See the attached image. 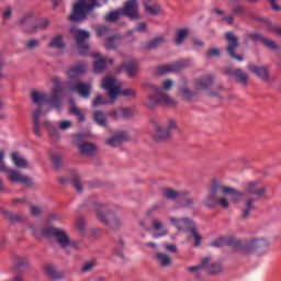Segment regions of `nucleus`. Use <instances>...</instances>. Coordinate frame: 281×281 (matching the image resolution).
I'll use <instances>...</instances> for the list:
<instances>
[{"instance_id": "f257e3e1", "label": "nucleus", "mask_w": 281, "mask_h": 281, "mask_svg": "<svg viewBox=\"0 0 281 281\" xmlns=\"http://www.w3.org/2000/svg\"><path fill=\"white\" fill-rule=\"evenodd\" d=\"M223 194L224 198H231L233 203H238L244 201V209L241 211V218H249L254 210H256V202L260 201V199H265L267 194V188L260 187L258 182H250L246 186L245 192H240L232 187L223 186Z\"/></svg>"}, {"instance_id": "f03ea898", "label": "nucleus", "mask_w": 281, "mask_h": 281, "mask_svg": "<svg viewBox=\"0 0 281 281\" xmlns=\"http://www.w3.org/2000/svg\"><path fill=\"white\" fill-rule=\"evenodd\" d=\"M173 85L175 82L170 79L162 82V88L150 82L145 83V89L149 91L145 106H148V109H155L156 106H177V101L164 92L170 91Z\"/></svg>"}, {"instance_id": "7ed1b4c3", "label": "nucleus", "mask_w": 281, "mask_h": 281, "mask_svg": "<svg viewBox=\"0 0 281 281\" xmlns=\"http://www.w3.org/2000/svg\"><path fill=\"white\" fill-rule=\"evenodd\" d=\"M53 85L50 95L41 93L38 91H33L31 93L34 104H49V106L53 109H59L63 106V100L60 99V93H63V85L60 83V78H53Z\"/></svg>"}, {"instance_id": "20e7f679", "label": "nucleus", "mask_w": 281, "mask_h": 281, "mask_svg": "<svg viewBox=\"0 0 281 281\" xmlns=\"http://www.w3.org/2000/svg\"><path fill=\"white\" fill-rule=\"evenodd\" d=\"M91 207L95 210L97 218L111 229H120V227L124 226V218L111 210L109 205L92 202Z\"/></svg>"}, {"instance_id": "39448f33", "label": "nucleus", "mask_w": 281, "mask_h": 281, "mask_svg": "<svg viewBox=\"0 0 281 281\" xmlns=\"http://www.w3.org/2000/svg\"><path fill=\"white\" fill-rule=\"evenodd\" d=\"M271 241L267 238H251V239H239V254L249 255V254H267L269 251V247Z\"/></svg>"}, {"instance_id": "423d86ee", "label": "nucleus", "mask_w": 281, "mask_h": 281, "mask_svg": "<svg viewBox=\"0 0 281 281\" xmlns=\"http://www.w3.org/2000/svg\"><path fill=\"white\" fill-rule=\"evenodd\" d=\"M221 194H223V184H220L218 181L214 180L211 183L209 196L204 199L203 204L206 207H214L220 205V207H223V210H228L229 200L224 196L221 198Z\"/></svg>"}, {"instance_id": "0eeeda50", "label": "nucleus", "mask_w": 281, "mask_h": 281, "mask_svg": "<svg viewBox=\"0 0 281 281\" xmlns=\"http://www.w3.org/2000/svg\"><path fill=\"white\" fill-rule=\"evenodd\" d=\"M3 157H5V153L0 150V172H5L7 179L11 183H20L21 186H24V188H32V186H34L32 178L22 175L21 171L16 169L8 168L3 162Z\"/></svg>"}, {"instance_id": "6e6552de", "label": "nucleus", "mask_w": 281, "mask_h": 281, "mask_svg": "<svg viewBox=\"0 0 281 281\" xmlns=\"http://www.w3.org/2000/svg\"><path fill=\"white\" fill-rule=\"evenodd\" d=\"M95 8H100V2L98 0H78L72 8V13L69 15L70 21L80 22L87 20V14L93 12Z\"/></svg>"}, {"instance_id": "1a4fd4ad", "label": "nucleus", "mask_w": 281, "mask_h": 281, "mask_svg": "<svg viewBox=\"0 0 281 281\" xmlns=\"http://www.w3.org/2000/svg\"><path fill=\"white\" fill-rule=\"evenodd\" d=\"M42 236H44L45 238H54V240L59 245L61 249H67V247H71V239H69V235H67V233H65V231L60 228L47 226L43 228Z\"/></svg>"}, {"instance_id": "9d476101", "label": "nucleus", "mask_w": 281, "mask_h": 281, "mask_svg": "<svg viewBox=\"0 0 281 281\" xmlns=\"http://www.w3.org/2000/svg\"><path fill=\"white\" fill-rule=\"evenodd\" d=\"M19 23L22 25L24 32L34 34L38 30H47L52 22L48 19H42L34 23L32 22V13H26L20 19Z\"/></svg>"}, {"instance_id": "9b49d317", "label": "nucleus", "mask_w": 281, "mask_h": 281, "mask_svg": "<svg viewBox=\"0 0 281 281\" xmlns=\"http://www.w3.org/2000/svg\"><path fill=\"white\" fill-rule=\"evenodd\" d=\"M70 34L77 43V49L80 56H87V54H89V44H87V41H89L91 36L89 31L71 27Z\"/></svg>"}, {"instance_id": "f8f14e48", "label": "nucleus", "mask_w": 281, "mask_h": 281, "mask_svg": "<svg viewBox=\"0 0 281 281\" xmlns=\"http://www.w3.org/2000/svg\"><path fill=\"white\" fill-rule=\"evenodd\" d=\"M225 38L228 43L226 47L228 56L234 60H238V63H243V56L236 54V49H238V37L233 32H227Z\"/></svg>"}, {"instance_id": "ddd939ff", "label": "nucleus", "mask_w": 281, "mask_h": 281, "mask_svg": "<svg viewBox=\"0 0 281 281\" xmlns=\"http://www.w3.org/2000/svg\"><path fill=\"white\" fill-rule=\"evenodd\" d=\"M189 65H190V60H188V59H181V60L175 61L170 65H161L158 67V74H159V76H166V74L181 71V69H183V67H188Z\"/></svg>"}, {"instance_id": "4468645a", "label": "nucleus", "mask_w": 281, "mask_h": 281, "mask_svg": "<svg viewBox=\"0 0 281 281\" xmlns=\"http://www.w3.org/2000/svg\"><path fill=\"white\" fill-rule=\"evenodd\" d=\"M85 139L82 134L75 135V144L79 147V153L81 155H86L87 157H91V155H95L97 147L93 143H81Z\"/></svg>"}, {"instance_id": "2eb2a0df", "label": "nucleus", "mask_w": 281, "mask_h": 281, "mask_svg": "<svg viewBox=\"0 0 281 281\" xmlns=\"http://www.w3.org/2000/svg\"><path fill=\"white\" fill-rule=\"evenodd\" d=\"M151 124L154 125V140L158 143L168 142L170 132H168L164 125H161V122H159L157 119H154Z\"/></svg>"}, {"instance_id": "dca6fc26", "label": "nucleus", "mask_w": 281, "mask_h": 281, "mask_svg": "<svg viewBox=\"0 0 281 281\" xmlns=\"http://www.w3.org/2000/svg\"><path fill=\"white\" fill-rule=\"evenodd\" d=\"M170 223L176 226L178 232H190L193 229L196 225L194 224V221L183 217V218H177V217H170Z\"/></svg>"}, {"instance_id": "f3484780", "label": "nucleus", "mask_w": 281, "mask_h": 281, "mask_svg": "<svg viewBox=\"0 0 281 281\" xmlns=\"http://www.w3.org/2000/svg\"><path fill=\"white\" fill-rule=\"evenodd\" d=\"M102 89L108 91V95L111 100H116L120 95V88L115 85V78H104L102 81Z\"/></svg>"}, {"instance_id": "a211bd4d", "label": "nucleus", "mask_w": 281, "mask_h": 281, "mask_svg": "<svg viewBox=\"0 0 281 281\" xmlns=\"http://www.w3.org/2000/svg\"><path fill=\"white\" fill-rule=\"evenodd\" d=\"M232 247L234 251L239 249V239L235 237H221L211 243V247Z\"/></svg>"}, {"instance_id": "6ab92c4d", "label": "nucleus", "mask_w": 281, "mask_h": 281, "mask_svg": "<svg viewBox=\"0 0 281 281\" xmlns=\"http://www.w3.org/2000/svg\"><path fill=\"white\" fill-rule=\"evenodd\" d=\"M137 10H139L137 0H128L125 2L123 9H121V12L124 16H128L130 19H139Z\"/></svg>"}, {"instance_id": "aec40b11", "label": "nucleus", "mask_w": 281, "mask_h": 281, "mask_svg": "<svg viewBox=\"0 0 281 281\" xmlns=\"http://www.w3.org/2000/svg\"><path fill=\"white\" fill-rule=\"evenodd\" d=\"M60 183H67L70 181L72 183V187L75 188L76 192H82L85 190V184L82 182V178H80V175L78 172L74 171L70 173V177H63L59 179Z\"/></svg>"}, {"instance_id": "412c9836", "label": "nucleus", "mask_w": 281, "mask_h": 281, "mask_svg": "<svg viewBox=\"0 0 281 281\" xmlns=\"http://www.w3.org/2000/svg\"><path fill=\"white\" fill-rule=\"evenodd\" d=\"M128 139H131L128 132L121 131L114 133V135L111 138L105 140V144L108 146H111L112 148H115V146H120V144L128 142Z\"/></svg>"}, {"instance_id": "4be33fe9", "label": "nucleus", "mask_w": 281, "mask_h": 281, "mask_svg": "<svg viewBox=\"0 0 281 281\" xmlns=\"http://www.w3.org/2000/svg\"><path fill=\"white\" fill-rule=\"evenodd\" d=\"M247 69L255 74L257 78L263 80V82H269L271 76L269 75V68L267 66H256V65H248Z\"/></svg>"}, {"instance_id": "5701e85b", "label": "nucleus", "mask_w": 281, "mask_h": 281, "mask_svg": "<svg viewBox=\"0 0 281 281\" xmlns=\"http://www.w3.org/2000/svg\"><path fill=\"white\" fill-rule=\"evenodd\" d=\"M162 196L168 201H177V199L181 200L184 196H190V191H177L171 188H165L162 190Z\"/></svg>"}, {"instance_id": "b1692460", "label": "nucleus", "mask_w": 281, "mask_h": 281, "mask_svg": "<svg viewBox=\"0 0 281 281\" xmlns=\"http://www.w3.org/2000/svg\"><path fill=\"white\" fill-rule=\"evenodd\" d=\"M69 89L70 91H76L81 98L85 99L90 98L91 95V86L82 81L70 85Z\"/></svg>"}, {"instance_id": "393cba45", "label": "nucleus", "mask_w": 281, "mask_h": 281, "mask_svg": "<svg viewBox=\"0 0 281 281\" xmlns=\"http://www.w3.org/2000/svg\"><path fill=\"white\" fill-rule=\"evenodd\" d=\"M212 85H214V77H212V75H205L195 80L194 89L205 91V89H210Z\"/></svg>"}, {"instance_id": "a878e982", "label": "nucleus", "mask_w": 281, "mask_h": 281, "mask_svg": "<svg viewBox=\"0 0 281 281\" xmlns=\"http://www.w3.org/2000/svg\"><path fill=\"white\" fill-rule=\"evenodd\" d=\"M109 115L113 117V120H128L130 117H133V109L117 108L116 110L110 111Z\"/></svg>"}, {"instance_id": "bb28decb", "label": "nucleus", "mask_w": 281, "mask_h": 281, "mask_svg": "<svg viewBox=\"0 0 281 281\" xmlns=\"http://www.w3.org/2000/svg\"><path fill=\"white\" fill-rule=\"evenodd\" d=\"M179 95L184 102H192L196 95V91L191 90L186 80H182V83L179 86Z\"/></svg>"}, {"instance_id": "cd10ccee", "label": "nucleus", "mask_w": 281, "mask_h": 281, "mask_svg": "<svg viewBox=\"0 0 281 281\" xmlns=\"http://www.w3.org/2000/svg\"><path fill=\"white\" fill-rule=\"evenodd\" d=\"M87 71V64L86 63H79L67 70V77L69 80H76L79 76H82Z\"/></svg>"}, {"instance_id": "c85d7f7f", "label": "nucleus", "mask_w": 281, "mask_h": 281, "mask_svg": "<svg viewBox=\"0 0 281 281\" xmlns=\"http://www.w3.org/2000/svg\"><path fill=\"white\" fill-rule=\"evenodd\" d=\"M93 58H97L94 61V72L102 74L106 65H113V59L102 58L101 54H95Z\"/></svg>"}, {"instance_id": "c756f323", "label": "nucleus", "mask_w": 281, "mask_h": 281, "mask_svg": "<svg viewBox=\"0 0 281 281\" xmlns=\"http://www.w3.org/2000/svg\"><path fill=\"white\" fill-rule=\"evenodd\" d=\"M226 74L227 76H234V78L237 79V82H240V85H243L244 87H247V82L249 80V75H247L245 71H243V69H232L228 68L226 69Z\"/></svg>"}, {"instance_id": "7c9ffc66", "label": "nucleus", "mask_w": 281, "mask_h": 281, "mask_svg": "<svg viewBox=\"0 0 281 281\" xmlns=\"http://www.w3.org/2000/svg\"><path fill=\"white\" fill-rule=\"evenodd\" d=\"M29 267H30V260H27V257H23V256L14 257L13 271H15V273H21L25 271Z\"/></svg>"}, {"instance_id": "2f4dec72", "label": "nucleus", "mask_w": 281, "mask_h": 281, "mask_svg": "<svg viewBox=\"0 0 281 281\" xmlns=\"http://www.w3.org/2000/svg\"><path fill=\"white\" fill-rule=\"evenodd\" d=\"M41 115H43V110H41V109L35 110L32 114L33 131H34V135H36V137H41V135H42L41 131H43V126L41 125Z\"/></svg>"}, {"instance_id": "473e14b6", "label": "nucleus", "mask_w": 281, "mask_h": 281, "mask_svg": "<svg viewBox=\"0 0 281 281\" xmlns=\"http://www.w3.org/2000/svg\"><path fill=\"white\" fill-rule=\"evenodd\" d=\"M123 69L130 78H133V76H135V74H137V60L132 59L131 61H124L119 67V71H123Z\"/></svg>"}, {"instance_id": "72a5a7b5", "label": "nucleus", "mask_w": 281, "mask_h": 281, "mask_svg": "<svg viewBox=\"0 0 281 281\" xmlns=\"http://www.w3.org/2000/svg\"><path fill=\"white\" fill-rule=\"evenodd\" d=\"M11 161L13 162L15 168H30V162L27 161V159L23 158V156H21V154H19L18 151H13L11 154Z\"/></svg>"}, {"instance_id": "f704fd0d", "label": "nucleus", "mask_w": 281, "mask_h": 281, "mask_svg": "<svg viewBox=\"0 0 281 281\" xmlns=\"http://www.w3.org/2000/svg\"><path fill=\"white\" fill-rule=\"evenodd\" d=\"M151 227L155 232H161L158 235H155L154 238H161V236H168V231L164 229V223L160 220H153Z\"/></svg>"}, {"instance_id": "c9c22d12", "label": "nucleus", "mask_w": 281, "mask_h": 281, "mask_svg": "<svg viewBox=\"0 0 281 281\" xmlns=\"http://www.w3.org/2000/svg\"><path fill=\"white\" fill-rule=\"evenodd\" d=\"M164 43H166V37L158 36V37H155V38L150 40L149 42H147L144 45V47H145V49H157V47H161V45H164Z\"/></svg>"}, {"instance_id": "e433bc0d", "label": "nucleus", "mask_w": 281, "mask_h": 281, "mask_svg": "<svg viewBox=\"0 0 281 281\" xmlns=\"http://www.w3.org/2000/svg\"><path fill=\"white\" fill-rule=\"evenodd\" d=\"M44 271L50 280H61L63 279V274L60 272L56 271V267H54L52 265H47L44 268Z\"/></svg>"}, {"instance_id": "4c0bfd02", "label": "nucleus", "mask_w": 281, "mask_h": 281, "mask_svg": "<svg viewBox=\"0 0 281 281\" xmlns=\"http://www.w3.org/2000/svg\"><path fill=\"white\" fill-rule=\"evenodd\" d=\"M122 43L120 35H113L105 41V48L117 49V46Z\"/></svg>"}, {"instance_id": "58836bf2", "label": "nucleus", "mask_w": 281, "mask_h": 281, "mask_svg": "<svg viewBox=\"0 0 281 281\" xmlns=\"http://www.w3.org/2000/svg\"><path fill=\"white\" fill-rule=\"evenodd\" d=\"M156 260L160 267H170L172 263L170 256L162 252H156Z\"/></svg>"}, {"instance_id": "ea45409f", "label": "nucleus", "mask_w": 281, "mask_h": 281, "mask_svg": "<svg viewBox=\"0 0 281 281\" xmlns=\"http://www.w3.org/2000/svg\"><path fill=\"white\" fill-rule=\"evenodd\" d=\"M48 47L50 49H63L65 48V42H63V35H56L53 37V40L49 42Z\"/></svg>"}, {"instance_id": "a19ab883", "label": "nucleus", "mask_w": 281, "mask_h": 281, "mask_svg": "<svg viewBox=\"0 0 281 281\" xmlns=\"http://www.w3.org/2000/svg\"><path fill=\"white\" fill-rule=\"evenodd\" d=\"M257 21H263V23H266L269 32H273L274 34H277V36H281V26L278 24H273L270 20H263L260 18H255Z\"/></svg>"}, {"instance_id": "79ce46f5", "label": "nucleus", "mask_w": 281, "mask_h": 281, "mask_svg": "<svg viewBox=\"0 0 281 281\" xmlns=\"http://www.w3.org/2000/svg\"><path fill=\"white\" fill-rule=\"evenodd\" d=\"M207 262H210V257L203 258L200 265L189 266L187 269L190 271V273H196V271H203V269H207Z\"/></svg>"}, {"instance_id": "37998d69", "label": "nucleus", "mask_w": 281, "mask_h": 281, "mask_svg": "<svg viewBox=\"0 0 281 281\" xmlns=\"http://www.w3.org/2000/svg\"><path fill=\"white\" fill-rule=\"evenodd\" d=\"M45 128L48 131L50 137H54L55 139L60 138V133L58 132V128L52 124L49 121L44 122Z\"/></svg>"}, {"instance_id": "c03bdc74", "label": "nucleus", "mask_w": 281, "mask_h": 281, "mask_svg": "<svg viewBox=\"0 0 281 281\" xmlns=\"http://www.w3.org/2000/svg\"><path fill=\"white\" fill-rule=\"evenodd\" d=\"M207 273L211 276H216L217 273H221L223 271V267H221L220 263H210V261L206 263Z\"/></svg>"}, {"instance_id": "a18cd8bd", "label": "nucleus", "mask_w": 281, "mask_h": 281, "mask_svg": "<svg viewBox=\"0 0 281 281\" xmlns=\"http://www.w3.org/2000/svg\"><path fill=\"white\" fill-rule=\"evenodd\" d=\"M93 120L99 126H106V116L102 111H95L93 113Z\"/></svg>"}, {"instance_id": "49530a36", "label": "nucleus", "mask_w": 281, "mask_h": 281, "mask_svg": "<svg viewBox=\"0 0 281 281\" xmlns=\"http://www.w3.org/2000/svg\"><path fill=\"white\" fill-rule=\"evenodd\" d=\"M213 12L215 14H220V16H222V21H225L228 25H234V15L233 14L225 16V11H223L221 9H214Z\"/></svg>"}, {"instance_id": "de8ad7c7", "label": "nucleus", "mask_w": 281, "mask_h": 281, "mask_svg": "<svg viewBox=\"0 0 281 281\" xmlns=\"http://www.w3.org/2000/svg\"><path fill=\"white\" fill-rule=\"evenodd\" d=\"M186 38H188V29L177 31L176 45H182Z\"/></svg>"}, {"instance_id": "09e8293b", "label": "nucleus", "mask_w": 281, "mask_h": 281, "mask_svg": "<svg viewBox=\"0 0 281 281\" xmlns=\"http://www.w3.org/2000/svg\"><path fill=\"white\" fill-rule=\"evenodd\" d=\"M261 43H263L265 47L271 49L272 52H278V49H280V46L276 42H273V40L263 37L261 38Z\"/></svg>"}, {"instance_id": "8fccbe9b", "label": "nucleus", "mask_w": 281, "mask_h": 281, "mask_svg": "<svg viewBox=\"0 0 281 281\" xmlns=\"http://www.w3.org/2000/svg\"><path fill=\"white\" fill-rule=\"evenodd\" d=\"M135 32H139L140 34H144L148 32V25L144 22L138 23L134 30H131L127 32V36H131V34H135Z\"/></svg>"}, {"instance_id": "3c124183", "label": "nucleus", "mask_w": 281, "mask_h": 281, "mask_svg": "<svg viewBox=\"0 0 281 281\" xmlns=\"http://www.w3.org/2000/svg\"><path fill=\"white\" fill-rule=\"evenodd\" d=\"M1 212L2 214H4L5 218H8V221H10L11 223H20L21 217L19 216V214L3 210H1Z\"/></svg>"}, {"instance_id": "603ef678", "label": "nucleus", "mask_w": 281, "mask_h": 281, "mask_svg": "<svg viewBox=\"0 0 281 281\" xmlns=\"http://www.w3.org/2000/svg\"><path fill=\"white\" fill-rule=\"evenodd\" d=\"M115 256L119 258H124V239L119 238L116 247L114 248Z\"/></svg>"}, {"instance_id": "864d4df0", "label": "nucleus", "mask_w": 281, "mask_h": 281, "mask_svg": "<svg viewBox=\"0 0 281 281\" xmlns=\"http://www.w3.org/2000/svg\"><path fill=\"white\" fill-rule=\"evenodd\" d=\"M102 104H113V100L109 101L104 99L102 95L98 94L97 98L92 101V106H102Z\"/></svg>"}, {"instance_id": "5fc2aeb1", "label": "nucleus", "mask_w": 281, "mask_h": 281, "mask_svg": "<svg viewBox=\"0 0 281 281\" xmlns=\"http://www.w3.org/2000/svg\"><path fill=\"white\" fill-rule=\"evenodd\" d=\"M192 238L195 240L194 247H201V240H203V237L196 232V226L189 231Z\"/></svg>"}, {"instance_id": "6e6d98bb", "label": "nucleus", "mask_w": 281, "mask_h": 281, "mask_svg": "<svg viewBox=\"0 0 281 281\" xmlns=\"http://www.w3.org/2000/svg\"><path fill=\"white\" fill-rule=\"evenodd\" d=\"M122 14H123L122 9L119 11H112L105 16V21L113 23V22L117 21V19H120V16H122Z\"/></svg>"}, {"instance_id": "4d7b16f0", "label": "nucleus", "mask_w": 281, "mask_h": 281, "mask_svg": "<svg viewBox=\"0 0 281 281\" xmlns=\"http://www.w3.org/2000/svg\"><path fill=\"white\" fill-rule=\"evenodd\" d=\"M70 113L72 115H76V117H78V121L79 122H85V113H82V110H80V108L74 105L71 109H70Z\"/></svg>"}, {"instance_id": "13d9d810", "label": "nucleus", "mask_w": 281, "mask_h": 281, "mask_svg": "<svg viewBox=\"0 0 281 281\" xmlns=\"http://www.w3.org/2000/svg\"><path fill=\"white\" fill-rule=\"evenodd\" d=\"M145 10L149 14H159L161 7H159V4H151V5L145 4Z\"/></svg>"}, {"instance_id": "bf43d9fd", "label": "nucleus", "mask_w": 281, "mask_h": 281, "mask_svg": "<svg viewBox=\"0 0 281 281\" xmlns=\"http://www.w3.org/2000/svg\"><path fill=\"white\" fill-rule=\"evenodd\" d=\"M95 32L97 36H109V34H111V29L108 26H98Z\"/></svg>"}, {"instance_id": "052dcab7", "label": "nucleus", "mask_w": 281, "mask_h": 281, "mask_svg": "<svg viewBox=\"0 0 281 281\" xmlns=\"http://www.w3.org/2000/svg\"><path fill=\"white\" fill-rule=\"evenodd\" d=\"M232 12L236 14V16H245L246 9L244 5L237 4L232 8Z\"/></svg>"}, {"instance_id": "680f3d73", "label": "nucleus", "mask_w": 281, "mask_h": 281, "mask_svg": "<svg viewBox=\"0 0 281 281\" xmlns=\"http://www.w3.org/2000/svg\"><path fill=\"white\" fill-rule=\"evenodd\" d=\"M41 46V42L38 40H30L25 43V48L26 49H36V47Z\"/></svg>"}, {"instance_id": "e2e57ef3", "label": "nucleus", "mask_w": 281, "mask_h": 281, "mask_svg": "<svg viewBox=\"0 0 281 281\" xmlns=\"http://www.w3.org/2000/svg\"><path fill=\"white\" fill-rule=\"evenodd\" d=\"M180 203L183 207H190V205H194V199L192 198H180Z\"/></svg>"}, {"instance_id": "0e129e2a", "label": "nucleus", "mask_w": 281, "mask_h": 281, "mask_svg": "<svg viewBox=\"0 0 281 281\" xmlns=\"http://www.w3.org/2000/svg\"><path fill=\"white\" fill-rule=\"evenodd\" d=\"M119 95H123V98H135V91L133 89L120 90Z\"/></svg>"}, {"instance_id": "69168bd1", "label": "nucleus", "mask_w": 281, "mask_h": 281, "mask_svg": "<svg viewBox=\"0 0 281 281\" xmlns=\"http://www.w3.org/2000/svg\"><path fill=\"white\" fill-rule=\"evenodd\" d=\"M221 56V49L218 48H211L206 53V58H214Z\"/></svg>"}, {"instance_id": "338daca9", "label": "nucleus", "mask_w": 281, "mask_h": 281, "mask_svg": "<svg viewBox=\"0 0 281 281\" xmlns=\"http://www.w3.org/2000/svg\"><path fill=\"white\" fill-rule=\"evenodd\" d=\"M52 161L55 168H60V166H63V158L59 155H54Z\"/></svg>"}, {"instance_id": "774afa93", "label": "nucleus", "mask_w": 281, "mask_h": 281, "mask_svg": "<svg viewBox=\"0 0 281 281\" xmlns=\"http://www.w3.org/2000/svg\"><path fill=\"white\" fill-rule=\"evenodd\" d=\"M58 127L60 131H68V128H71V121H59Z\"/></svg>"}]
</instances>
